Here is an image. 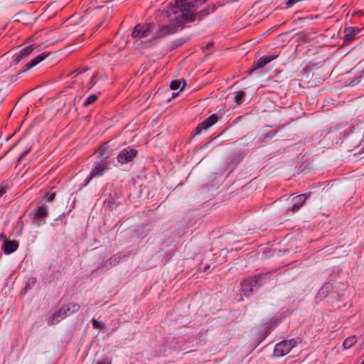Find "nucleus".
I'll return each mask as SVG.
<instances>
[{
    "instance_id": "1",
    "label": "nucleus",
    "mask_w": 364,
    "mask_h": 364,
    "mask_svg": "<svg viewBox=\"0 0 364 364\" xmlns=\"http://www.w3.org/2000/svg\"><path fill=\"white\" fill-rule=\"evenodd\" d=\"M206 0H176L175 4L168 7L157 16L161 23L157 37H164L175 33L177 28L196 20V8L204 4Z\"/></svg>"
},
{
    "instance_id": "2",
    "label": "nucleus",
    "mask_w": 364,
    "mask_h": 364,
    "mask_svg": "<svg viewBox=\"0 0 364 364\" xmlns=\"http://www.w3.org/2000/svg\"><path fill=\"white\" fill-rule=\"evenodd\" d=\"M80 309V305L77 303H69L62 306L58 311L53 313L47 320L49 326L54 325L68 316L77 312Z\"/></svg>"
},
{
    "instance_id": "3",
    "label": "nucleus",
    "mask_w": 364,
    "mask_h": 364,
    "mask_svg": "<svg viewBox=\"0 0 364 364\" xmlns=\"http://www.w3.org/2000/svg\"><path fill=\"white\" fill-rule=\"evenodd\" d=\"M263 279V276H257L255 278L243 280L241 282V291L243 295L245 296L251 295L254 288L262 285Z\"/></svg>"
},
{
    "instance_id": "4",
    "label": "nucleus",
    "mask_w": 364,
    "mask_h": 364,
    "mask_svg": "<svg viewBox=\"0 0 364 364\" xmlns=\"http://www.w3.org/2000/svg\"><path fill=\"white\" fill-rule=\"evenodd\" d=\"M295 344L296 342L294 340H285L276 344L274 349V355L277 357H282L287 355Z\"/></svg>"
},
{
    "instance_id": "5",
    "label": "nucleus",
    "mask_w": 364,
    "mask_h": 364,
    "mask_svg": "<svg viewBox=\"0 0 364 364\" xmlns=\"http://www.w3.org/2000/svg\"><path fill=\"white\" fill-rule=\"evenodd\" d=\"M108 169L106 162L103 160L95 161L90 173L87 183H88L93 177H98L103 175L105 171Z\"/></svg>"
},
{
    "instance_id": "6",
    "label": "nucleus",
    "mask_w": 364,
    "mask_h": 364,
    "mask_svg": "<svg viewBox=\"0 0 364 364\" xmlns=\"http://www.w3.org/2000/svg\"><path fill=\"white\" fill-rule=\"evenodd\" d=\"M137 151L135 149H124L119 151L117 159L120 164H126L132 161L136 156Z\"/></svg>"
},
{
    "instance_id": "7",
    "label": "nucleus",
    "mask_w": 364,
    "mask_h": 364,
    "mask_svg": "<svg viewBox=\"0 0 364 364\" xmlns=\"http://www.w3.org/2000/svg\"><path fill=\"white\" fill-rule=\"evenodd\" d=\"M277 57V55H264L260 57L256 62L252 64L251 69L248 71L249 74H251L254 71L264 67L267 64L276 59Z\"/></svg>"
},
{
    "instance_id": "8",
    "label": "nucleus",
    "mask_w": 364,
    "mask_h": 364,
    "mask_svg": "<svg viewBox=\"0 0 364 364\" xmlns=\"http://www.w3.org/2000/svg\"><path fill=\"white\" fill-rule=\"evenodd\" d=\"M218 117L215 114H211L206 119L200 123L196 128V134H199L203 130H207L218 121Z\"/></svg>"
},
{
    "instance_id": "9",
    "label": "nucleus",
    "mask_w": 364,
    "mask_h": 364,
    "mask_svg": "<svg viewBox=\"0 0 364 364\" xmlns=\"http://www.w3.org/2000/svg\"><path fill=\"white\" fill-rule=\"evenodd\" d=\"M18 247V242L16 240L5 239L2 245V250L6 255H9L15 252Z\"/></svg>"
},
{
    "instance_id": "10",
    "label": "nucleus",
    "mask_w": 364,
    "mask_h": 364,
    "mask_svg": "<svg viewBox=\"0 0 364 364\" xmlns=\"http://www.w3.org/2000/svg\"><path fill=\"white\" fill-rule=\"evenodd\" d=\"M150 31L149 28H144L140 24L136 25L132 32L133 38H144L149 36Z\"/></svg>"
},
{
    "instance_id": "11",
    "label": "nucleus",
    "mask_w": 364,
    "mask_h": 364,
    "mask_svg": "<svg viewBox=\"0 0 364 364\" xmlns=\"http://www.w3.org/2000/svg\"><path fill=\"white\" fill-rule=\"evenodd\" d=\"M48 56V54L46 53H42L38 56L33 58L31 61H29L23 69L24 71H27L30 70L31 68L35 67L38 63H40L41 61H43L46 57Z\"/></svg>"
},
{
    "instance_id": "12",
    "label": "nucleus",
    "mask_w": 364,
    "mask_h": 364,
    "mask_svg": "<svg viewBox=\"0 0 364 364\" xmlns=\"http://www.w3.org/2000/svg\"><path fill=\"white\" fill-rule=\"evenodd\" d=\"M306 199V197L304 194H301L297 196H295L292 198V207L291 210L293 212L297 211L300 207L303 205V203L305 202Z\"/></svg>"
},
{
    "instance_id": "13",
    "label": "nucleus",
    "mask_w": 364,
    "mask_h": 364,
    "mask_svg": "<svg viewBox=\"0 0 364 364\" xmlns=\"http://www.w3.org/2000/svg\"><path fill=\"white\" fill-rule=\"evenodd\" d=\"M33 50H34V47H33V46H31V45L23 48L20 50L19 53L16 55V60L17 62L21 61L23 58L28 56L33 52Z\"/></svg>"
},
{
    "instance_id": "14",
    "label": "nucleus",
    "mask_w": 364,
    "mask_h": 364,
    "mask_svg": "<svg viewBox=\"0 0 364 364\" xmlns=\"http://www.w3.org/2000/svg\"><path fill=\"white\" fill-rule=\"evenodd\" d=\"M359 31L360 30L355 28H346L344 31V41L346 43L352 41L354 37L358 33Z\"/></svg>"
},
{
    "instance_id": "15",
    "label": "nucleus",
    "mask_w": 364,
    "mask_h": 364,
    "mask_svg": "<svg viewBox=\"0 0 364 364\" xmlns=\"http://www.w3.org/2000/svg\"><path fill=\"white\" fill-rule=\"evenodd\" d=\"M32 213L36 218L46 219L48 216V207L46 205L38 206L33 210Z\"/></svg>"
},
{
    "instance_id": "16",
    "label": "nucleus",
    "mask_w": 364,
    "mask_h": 364,
    "mask_svg": "<svg viewBox=\"0 0 364 364\" xmlns=\"http://www.w3.org/2000/svg\"><path fill=\"white\" fill-rule=\"evenodd\" d=\"M330 289H331V284H326L323 285L318 291V292L317 294V297L321 299L323 298H325L328 295V294L330 291Z\"/></svg>"
},
{
    "instance_id": "17",
    "label": "nucleus",
    "mask_w": 364,
    "mask_h": 364,
    "mask_svg": "<svg viewBox=\"0 0 364 364\" xmlns=\"http://www.w3.org/2000/svg\"><path fill=\"white\" fill-rule=\"evenodd\" d=\"M356 341H357V338L355 336H350V337L347 338L346 339H345V341H343V346L344 348L348 349L355 343Z\"/></svg>"
},
{
    "instance_id": "18",
    "label": "nucleus",
    "mask_w": 364,
    "mask_h": 364,
    "mask_svg": "<svg viewBox=\"0 0 364 364\" xmlns=\"http://www.w3.org/2000/svg\"><path fill=\"white\" fill-rule=\"evenodd\" d=\"M97 95H95V94L90 95L85 99V100L83 103V106L87 107L90 105H92L97 100Z\"/></svg>"
},
{
    "instance_id": "19",
    "label": "nucleus",
    "mask_w": 364,
    "mask_h": 364,
    "mask_svg": "<svg viewBox=\"0 0 364 364\" xmlns=\"http://www.w3.org/2000/svg\"><path fill=\"white\" fill-rule=\"evenodd\" d=\"M45 223V219L33 216L32 224L35 226H40Z\"/></svg>"
},
{
    "instance_id": "20",
    "label": "nucleus",
    "mask_w": 364,
    "mask_h": 364,
    "mask_svg": "<svg viewBox=\"0 0 364 364\" xmlns=\"http://www.w3.org/2000/svg\"><path fill=\"white\" fill-rule=\"evenodd\" d=\"M181 80H173L170 84V87L171 90H177L181 87Z\"/></svg>"
},
{
    "instance_id": "21",
    "label": "nucleus",
    "mask_w": 364,
    "mask_h": 364,
    "mask_svg": "<svg viewBox=\"0 0 364 364\" xmlns=\"http://www.w3.org/2000/svg\"><path fill=\"white\" fill-rule=\"evenodd\" d=\"M244 97V92H237L235 93V101L239 104L242 99Z\"/></svg>"
},
{
    "instance_id": "22",
    "label": "nucleus",
    "mask_w": 364,
    "mask_h": 364,
    "mask_svg": "<svg viewBox=\"0 0 364 364\" xmlns=\"http://www.w3.org/2000/svg\"><path fill=\"white\" fill-rule=\"evenodd\" d=\"M112 360L110 358H106L101 360H99L96 364H111Z\"/></svg>"
},
{
    "instance_id": "23",
    "label": "nucleus",
    "mask_w": 364,
    "mask_h": 364,
    "mask_svg": "<svg viewBox=\"0 0 364 364\" xmlns=\"http://www.w3.org/2000/svg\"><path fill=\"white\" fill-rule=\"evenodd\" d=\"M109 264L111 265H116L118 264L119 261L117 260V258L116 256H113L109 259Z\"/></svg>"
},
{
    "instance_id": "24",
    "label": "nucleus",
    "mask_w": 364,
    "mask_h": 364,
    "mask_svg": "<svg viewBox=\"0 0 364 364\" xmlns=\"http://www.w3.org/2000/svg\"><path fill=\"white\" fill-rule=\"evenodd\" d=\"M55 196V193H47L45 196V197H46L47 201L50 202L54 199Z\"/></svg>"
},
{
    "instance_id": "25",
    "label": "nucleus",
    "mask_w": 364,
    "mask_h": 364,
    "mask_svg": "<svg viewBox=\"0 0 364 364\" xmlns=\"http://www.w3.org/2000/svg\"><path fill=\"white\" fill-rule=\"evenodd\" d=\"M35 283H36V280H35L34 278L29 279L28 283L25 286V289H29L30 288V285H33Z\"/></svg>"
},
{
    "instance_id": "26",
    "label": "nucleus",
    "mask_w": 364,
    "mask_h": 364,
    "mask_svg": "<svg viewBox=\"0 0 364 364\" xmlns=\"http://www.w3.org/2000/svg\"><path fill=\"white\" fill-rule=\"evenodd\" d=\"M298 0H287L286 2V4L287 5V7H291L294 4L295 2H296Z\"/></svg>"
},
{
    "instance_id": "27",
    "label": "nucleus",
    "mask_w": 364,
    "mask_h": 364,
    "mask_svg": "<svg viewBox=\"0 0 364 364\" xmlns=\"http://www.w3.org/2000/svg\"><path fill=\"white\" fill-rule=\"evenodd\" d=\"M96 77V75L95 74H93L91 77H90V85L89 86V88H91L94 85H95V82H93V80L95 79V77Z\"/></svg>"
},
{
    "instance_id": "28",
    "label": "nucleus",
    "mask_w": 364,
    "mask_h": 364,
    "mask_svg": "<svg viewBox=\"0 0 364 364\" xmlns=\"http://www.w3.org/2000/svg\"><path fill=\"white\" fill-rule=\"evenodd\" d=\"M92 326L94 328H99L100 324L95 318H93L92 320Z\"/></svg>"
},
{
    "instance_id": "29",
    "label": "nucleus",
    "mask_w": 364,
    "mask_h": 364,
    "mask_svg": "<svg viewBox=\"0 0 364 364\" xmlns=\"http://www.w3.org/2000/svg\"><path fill=\"white\" fill-rule=\"evenodd\" d=\"M4 192H5V189L3 187L0 186V197L3 196Z\"/></svg>"
},
{
    "instance_id": "30",
    "label": "nucleus",
    "mask_w": 364,
    "mask_h": 364,
    "mask_svg": "<svg viewBox=\"0 0 364 364\" xmlns=\"http://www.w3.org/2000/svg\"><path fill=\"white\" fill-rule=\"evenodd\" d=\"M75 73H76V75H79L82 73V71L80 70H76Z\"/></svg>"
},
{
    "instance_id": "31",
    "label": "nucleus",
    "mask_w": 364,
    "mask_h": 364,
    "mask_svg": "<svg viewBox=\"0 0 364 364\" xmlns=\"http://www.w3.org/2000/svg\"><path fill=\"white\" fill-rule=\"evenodd\" d=\"M27 153H28V151H23V153H22V154H21V157L24 156Z\"/></svg>"
},
{
    "instance_id": "32",
    "label": "nucleus",
    "mask_w": 364,
    "mask_h": 364,
    "mask_svg": "<svg viewBox=\"0 0 364 364\" xmlns=\"http://www.w3.org/2000/svg\"><path fill=\"white\" fill-rule=\"evenodd\" d=\"M185 85H186V83L184 82H183V85H182V87L181 88V90H182L183 89Z\"/></svg>"
},
{
    "instance_id": "33",
    "label": "nucleus",
    "mask_w": 364,
    "mask_h": 364,
    "mask_svg": "<svg viewBox=\"0 0 364 364\" xmlns=\"http://www.w3.org/2000/svg\"><path fill=\"white\" fill-rule=\"evenodd\" d=\"M212 45H213V43H208L207 46L210 47Z\"/></svg>"
},
{
    "instance_id": "34",
    "label": "nucleus",
    "mask_w": 364,
    "mask_h": 364,
    "mask_svg": "<svg viewBox=\"0 0 364 364\" xmlns=\"http://www.w3.org/2000/svg\"><path fill=\"white\" fill-rule=\"evenodd\" d=\"M178 95V93H176L175 95L173 94V97H175V96H177Z\"/></svg>"
},
{
    "instance_id": "35",
    "label": "nucleus",
    "mask_w": 364,
    "mask_h": 364,
    "mask_svg": "<svg viewBox=\"0 0 364 364\" xmlns=\"http://www.w3.org/2000/svg\"><path fill=\"white\" fill-rule=\"evenodd\" d=\"M178 95V93H176L175 95L173 94V97H175V96H177Z\"/></svg>"
},
{
    "instance_id": "36",
    "label": "nucleus",
    "mask_w": 364,
    "mask_h": 364,
    "mask_svg": "<svg viewBox=\"0 0 364 364\" xmlns=\"http://www.w3.org/2000/svg\"><path fill=\"white\" fill-rule=\"evenodd\" d=\"M178 95V93H176L175 95L173 94V97H175V96H177Z\"/></svg>"
}]
</instances>
